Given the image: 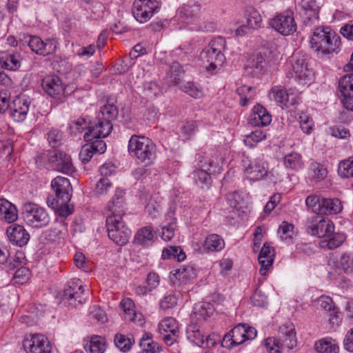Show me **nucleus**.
Masks as SVG:
<instances>
[{
    "label": "nucleus",
    "mask_w": 353,
    "mask_h": 353,
    "mask_svg": "<svg viewBox=\"0 0 353 353\" xmlns=\"http://www.w3.org/2000/svg\"><path fill=\"white\" fill-rule=\"evenodd\" d=\"M286 77L301 85H310L314 79V72L309 67L307 57L299 52L292 57L285 72Z\"/></svg>",
    "instance_id": "f257e3e1"
},
{
    "label": "nucleus",
    "mask_w": 353,
    "mask_h": 353,
    "mask_svg": "<svg viewBox=\"0 0 353 353\" xmlns=\"http://www.w3.org/2000/svg\"><path fill=\"white\" fill-rule=\"evenodd\" d=\"M312 48L323 54L337 52L341 38L330 27H319L314 31L310 40Z\"/></svg>",
    "instance_id": "f03ea898"
},
{
    "label": "nucleus",
    "mask_w": 353,
    "mask_h": 353,
    "mask_svg": "<svg viewBox=\"0 0 353 353\" xmlns=\"http://www.w3.org/2000/svg\"><path fill=\"white\" fill-rule=\"evenodd\" d=\"M226 46V41L222 37H218L212 40L208 47L202 50L200 57L203 62L208 63L206 65L208 70L213 71L218 67L222 66L225 61L223 54Z\"/></svg>",
    "instance_id": "7ed1b4c3"
},
{
    "label": "nucleus",
    "mask_w": 353,
    "mask_h": 353,
    "mask_svg": "<svg viewBox=\"0 0 353 353\" xmlns=\"http://www.w3.org/2000/svg\"><path fill=\"white\" fill-rule=\"evenodd\" d=\"M129 154L141 162L149 163L155 157L156 146L145 136L132 135L128 145Z\"/></svg>",
    "instance_id": "20e7f679"
},
{
    "label": "nucleus",
    "mask_w": 353,
    "mask_h": 353,
    "mask_svg": "<svg viewBox=\"0 0 353 353\" xmlns=\"http://www.w3.org/2000/svg\"><path fill=\"white\" fill-rule=\"evenodd\" d=\"M22 215L28 225L36 228L46 227L50 221L47 210L34 203L29 202L23 205Z\"/></svg>",
    "instance_id": "39448f33"
},
{
    "label": "nucleus",
    "mask_w": 353,
    "mask_h": 353,
    "mask_svg": "<svg viewBox=\"0 0 353 353\" xmlns=\"http://www.w3.org/2000/svg\"><path fill=\"white\" fill-rule=\"evenodd\" d=\"M106 227L109 238L118 245H125L131 232L122 221L119 214L109 215L106 219Z\"/></svg>",
    "instance_id": "423d86ee"
},
{
    "label": "nucleus",
    "mask_w": 353,
    "mask_h": 353,
    "mask_svg": "<svg viewBox=\"0 0 353 353\" xmlns=\"http://www.w3.org/2000/svg\"><path fill=\"white\" fill-rule=\"evenodd\" d=\"M119 114V110L114 104L113 99H108L105 105L100 108L98 117L100 119L104 121H101L98 124V127L102 128L101 131H98V134L101 136H108L112 129L111 121L115 119Z\"/></svg>",
    "instance_id": "0eeeda50"
},
{
    "label": "nucleus",
    "mask_w": 353,
    "mask_h": 353,
    "mask_svg": "<svg viewBox=\"0 0 353 353\" xmlns=\"http://www.w3.org/2000/svg\"><path fill=\"white\" fill-rule=\"evenodd\" d=\"M62 300L72 307H77L85 301L81 280L74 279L67 283L63 291Z\"/></svg>",
    "instance_id": "6e6552de"
},
{
    "label": "nucleus",
    "mask_w": 353,
    "mask_h": 353,
    "mask_svg": "<svg viewBox=\"0 0 353 353\" xmlns=\"http://www.w3.org/2000/svg\"><path fill=\"white\" fill-rule=\"evenodd\" d=\"M306 230L311 235L324 239L326 236H330L334 232V225L329 219L314 216L307 219Z\"/></svg>",
    "instance_id": "1a4fd4ad"
},
{
    "label": "nucleus",
    "mask_w": 353,
    "mask_h": 353,
    "mask_svg": "<svg viewBox=\"0 0 353 353\" xmlns=\"http://www.w3.org/2000/svg\"><path fill=\"white\" fill-rule=\"evenodd\" d=\"M160 0H135L132 14L138 21L145 23L160 8Z\"/></svg>",
    "instance_id": "9d476101"
},
{
    "label": "nucleus",
    "mask_w": 353,
    "mask_h": 353,
    "mask_svg": "<svg viewBox=\"0 0 353 353\" xmlns=\"http://www.w3.org/2000/svg\"><path fill=\"white\" fill-rule=\"evenodd\" d=\"M270 26L283 35H290L296 30L292 12L287 10L270 19Z\"/></svg>",
    "instance_id": "9b49d317"
},
{
    "label": "nucleus",
    "mask_w": 353,
    "mask_h": 353,
    "mask_svg": "<svg viewBox=\"0 0 353 353\" xmlns=\"http://www.w3.org/2000/svg\"><path fill=\"white\" fill-rule=\"evenodd\" d=\"M21 40L27 43L33 52L42 56H47L54 53L58 44L56 39H48L43 41L37 36L23 35Z\"/></svg>",
    "instance_id": "f8f14e48"
},
{
    "label": "nucleus",
    "mask_w": 353,
    "mask_h": 353,
    "mask_svg": "<svg viewBox=\"0 0 353 353\" xmlns=\"http://www.w3.org/2000/svg\"><path fill=\"white\" fill-rule=\"evenodd\" d=\"M41 86L44 92L53 99L63 102L65 99V86L57 76H47L42 79Z\"/></svg>",
    "instance_id": "ddd939ff"
},
{
    "label": "nucleus",
    "mask_w": 353,
    "mask_h": 353,
    "mask_svg": "<svg viewBox=\"0 0 353 353\" xmlns=\"http://www.w3.org/2000/svg\"><path fill=\"white\" fill-rule=\"evenodd\" d=\"M244 174L246 177L253 181L263 179L265 176H268V164L261 160H255L251 162L247 159L242 161Z\"/></svg>",
    "instance_id": "4468645a"
},
{
    "label": "nucleus",
    "mask_w": 353,
    "mask_h": 353,
    "mask_svg": "<svg viewBox=\"0 0 353 353\" xmlns=\"http://www.w3.org/2000/svg\"><path fill=\"white\" fill-rule=\"evenodd\" d=\"M338 90L343 106L353 112V74H346L340 78Z\"/></svg>",
    "instance_id": "2eb2a0df"
},
{
    "label": "nucleus",
    "mask_w": 353,
    "mask_h": 353,
    "mask_svg": "<svg viewBox=\"0 0 353 353\" xmlns=\"http://www.w3.org/2000/svg\"><path fill=\"white\" fill-rule=\"evenodd\" d=\"M23 346L27 353H50L51 346L47 337L42 334H34L26 339Z\"/></svg>",
    "instance_id": "dca6fc26"
},
{
    "label": "nucleus",
    "mask_w": 353,
    "mask_h": 353,
    "mask_svg": "<svg viewBox=\"0 0 353 353\" xmlns=\"http://www.w3.org/2000/svg\"><path fill=\"white\" fill-rule=\"evenodd\" d=\"M52 168L59 172L65 174L72 173L74 166L70 155L60 150H54L49 158Z\"/></svg>",
    "instance_id": "f3484780"
},
{
    "label": "nucleus",
    "mask_w": 353,
    "mask_h": 353,
    "mask_svg": "<svg viewBox=\"0 0 353 353\" xmlns=\"http://www.w3.org/2000/svg\"><path fill=\"white\" fill-rule=\"evenodd\" d=\"M55 199H61L63 201H70L72 197V188L68 179L63 176H57L51 182Z\"/></svg>",
    "instance_id": "a211bd4d"
},
{
    "label": "nucleus",
    "mask_w": 353,
    "mask_h": 353,
    "mask_svg": "<svg viewBox=\"0 0 353 353\" xmlns=\"http://www.w3.org/2000/svg\"><path fill=\"white\" fill-rule=\"evenodd\" d=\"M159 329L161 334H164L163 340L169 345L173 343L179 332L178 323L172 317L163 319L160 323Z\"/></svg>",
    "instance_id": "6ab92c4d"
},
{
    "label": "nucleus",
    "mask_w": 353,
    "mask_h": 353,
    "mask_svg": "<svg viewBox=\"0 0 353 353\" xmlns=\"http://www.w3.org/2000/svg\"><path fill=\"white\" fill-rule=\"evenodd\" d=\"M30 100L26 96L17 97L12 102L10 115L17 122L23 121L30 109Z\"/></svg>",
    "instance_id": "aec40b11"
},
{
    "label": "nucleus",
    "mask_w": 353,
    "mask_h": 353,
    "mask_svg": "<svg viewBox=\"0 0 353 353\" xmlns=\"http://www.w3.org/2000/svg\"><path fill=\"white\" fill-rule=\"evenodd\" d=\"M6 234L10 241L19 247L26 245L30 239L29 233L23 226L20 225H13L8 227L6 230Z\"/></svg>",
    "instance_id": "412c9836"
},
{
    "label": "nucleus",
    "mask_w": 353,
    "mask_h": 353,
    "mask_svg": "<svg viewBox=\"0 0 353 353\" xmlns=\"http://www.w3.org/2000/svg\"><path fill=\"white\" fill-rule=\"evenodd\" d=\"M272 121V116L261 105H256L250 116L249 122L256 126H267Z\"/></svg>",
    "instance_id": "4be33fe9"
},
{
    "label": "nucleus",
    "mask_w": 353,
    "mask_h": 353,
    "mask_svg": "<svg viewBox=\"0 0 353 353\" xmlns=\"http://www.w3.org/2000/svg\"><path fill=\"white\" fill-rule=\"evenodd\" d=\"M274 257V249L269 245L268 243H265L262 246L258 256V261L261 266L259 270L261 275L264 276L266 274L267 271L272 265Z\"/></svg>",
    "instance_id": "5701e85b"
},
{
    "label": "nucleus",
    "mask_w": 353,
    "mask_h": 353,
    "mask_svg": "<svg viewBox=\"0 0 353 353\" xmlns=\"http://www.w3.org/2000/svg\"><path fill=\"white\" fill-rule=\"evenodd\" d=\"M269 97L282 108H288L290 105L294 104V99L290 100L287 90L282 86L272 87L270 90Z\"/></svg>",
    "instance_id": "b1692460"
},
{
    "label": "nucleus",
    "mask_w": 353,
    "mask_h": 353,
    "mask_svg": "<svg viewBox=\"0 0 353 353\" xmlns=\"http://www.w3.org/2000/svg\"><path fill=\"white\" fill-rule=\"evenodd\" d=\"M225 248L224 239L217 234H210L202 243V248L205 253L218 252Z\"/></svg>",
    "instance_id": "393cba45"
},
{
    "label": "nucleus",
    "mask_w": 353,
    "mask_h": 353,
    "mask_svg": "<svg viewBox=\"0 0 353 353\" xmlns=\"http://www.w3.org/2000/svg\"><path fill=\"white\" fill-rule=\"evenodd\" d=\"M285 348L292 350L296 345V332L292 325H284L279 327V338Z\"/></svg>",
    "instance_id": "a878e982"
},
{
    "label": "nucleus",
    "mask_w": 353,
    "mask_h": 353,
    "mask_svg": "<svg viewBox=\"0 0 353 353\" xmlns=\"http://www.w3.org/2000/svg\"><path fill=\"white\" fill-rule=\"evenodd\" d=\"M125 192L122 189L117 188L114 194L108 205V209L111 212L110 215L119 214L122 216L125 214L124 210V199Z\"/></svg>",
    "instance_id": "bb28decb"
},
{
    "label": "nucleus",
    "mask_w": 353,
    "mask_h": 353,
    "mask_svg": "<svg viewBox=\"0 0 353 353\" xmlns=\"http://www.w3.org/2000/svg\"><path fill=\"white\" fill-rule=\"evenodd\" d=\"M190 29L194 31L211 32L215 31L216 23L201 16H196L192 18L189 23Z\"/></svg>",
    "instance_id": "cd10ccee"
},
{
    "label": "nucleus",
    "mask_w": 353,
    "mask_h": 353,
    "mask_svg": "<svg viewBox=\"0 0 353 353\" xmlns=\"http://www.w3.org/2000/svg\"><path fill=\"white\" fill-rule=\"evenodd\" d=\"M121 306L124 312V318L129 321H134L143 325L142 314L134 310V303L130 298H125L121 302Z\"/></svg>",
    "instance_id": "c85d7f7f"
},
{
    "label": "nucleus",
    "mask_w": 353,
    "mask_h": 353,
    "mask_svg": "<svg viewBox=\"0 0 353 353\" xmlns=\"http://www.w3.org/2000/svg\"><path fill=\"white\" fill-rule=\"evenodd\" d=\"M18 218V211L14 205L5 199H0V219L12 223Z\"/></svg>",
    "instance_id": "c756f323"
},
{
    "label": "nucleus",
    "mask_w": 353,
    "mask_h": 353,
    "mask_svg": "<svg viewBox=\"0 0 353 353\" xmlns=\"http://www.w3.org/2000/svg\"><path fill=\"white\" fill-rule=\"evenodd\" d=\"M245 324L239 323L235 326L230 332L226 334L224 340L231 341V346H237L245 342Z\"/></svg>",
    "instance_id": "7c9ffc66"
},
{
    "label": "nucleus",
    "mask_w": 353,
    "mask_h": 353,
    "mask_svg": "<svg viewBox=\"0 0 353 353\" xmlns=\"http://www.w3.org/2000/svg\"><path fill=\"white\" fill-rule=\"evenodd\" d=\"M343 205L337 198H322L321 214H336L341 212Z\"/></svg>",
    "instance_id": "2f4dec72"
},
{
    "label": "nucleus",
    "mask_w": 353,
    "mask_h": 353,
    "mask_svg": "<svg viewBox=\"0 0 353 353\" xmlns=\"http://www.w3.org/2000/svg\"><path fill=\"white\" fill-rule=\"evenodd\" d=\"M154 231L150 226L139 229L134 236V242L141 246L148 247L154 242Z\"/></svg>",
    "instance_id": "473e14b6"
},
{
    "label": "nucleus",
    "mask_w": 353,
    "mask_h": 353,
    "mask_svg": "<svg viewBox=\"0 0 353 353\" xmlns=\"http://www.w3.org/2000/svg\"><path fill=\"white\" fill-rule=\"evenodd\" d=\"M69 201H63L61 199H55L53 196L47 199V203L49 207L54 209L56 213L62 217H67L72 214V211L68 205Z\"/></svg>",
    "instance_id": "72a5a7b5"
},
{
    "label": "nucleus",
    "mask_w": 353,
    "mask_h": 353,
    "mask_svg": "<svg viewBox=\"0 0 353 353\" xmlns=\"http://www.w3.org/2000/svg\"><path fill=\"white\" fill-rule=\"evenodd\" d=\"M0 64L6 69L16 70L20 67V57L17 54L0 52Z\"/></svg>",
    "instance_id": "f704fd0d"
},
{
    "label": "nucleus",
    "mask_w": 353,
    "mask_h": 353,
    "mask_svg": "<svg viewBox=\"0 0 353 353\" xmlns=\"http://www.w3.org/2000/svg\"><path fill=\"white\" fill-rule=\"evenodd\" d=\"M346 236L343 233H334L330 236H326L324 239L321 240L319 243L322 248H327L328 250H334L339 248L345 240Z\"/></svg>",
    "instance_id": "c9c22d12"
},
{
    "label": "nucleus",
    "mask_w": 353,
    "mask_h": 353,
    "mask_svg": "<svg viewBox=\"0 0 353 353\" xmlns=\"http://www.w3.org/2000/svg\"><path fill=\"white\" fill-rule=\"evenodd\" d=\"M114 343L115 346L121 352H127L130 351L134 344V336L131 334L124 335L117 333L114 335Z\"/></svg>",
    "instance_id": "e433bc0d"
},
{
    "label": "nucleus",
    "mask_w": 353,
    "mask_h": 353,
    "mask_svg": "<svg viewBox=\"0 0 353 353\" xmlns=\"http://www.w3.org/2000/svg\"><path fill=\"white\" fill-rule=\"evenodd\" d=\"M299 6L304 11V14L310 20L318 19L320 5L316 0H301Z\"/></svg>",
    "instance_id": "4c0bfd02"
},
{
    "label": "nucleus",
    "mask_w": 353,
    "mask_h": 353,
    "mask_svg": "<svg viewBox=\"0 0 353 353\" xmlns=\"http://www.w3.org/2000/svg\"><path fill=\"white\" fill-rule=\"evenodd\" d=\"M336 266L347 274H353V252H345L337 260Z\"/></svg>",
    "instance_id": "58836bf2"
},
{
    "label": "nucleus",
    "mask_w": 353,
    "mask_h": 353,
    "mask_svg": "<svg viewBox=\"0 0 353 353\" xmlns=\"http://www.w3.org/2000/svg\"><path fill=\"white\" fill-rule=\"evenodd\" d=\"M327 174L326 168L319 163H312L310 167V176L314 182H320L325 179Z\"/></svg>",
    "instance_id": "ea45409f"
},
{
    "label": "nucleus",
    "mask_w": 353,
    "mask_h": 353,
    "mask_svg": "<svg viewBox=\"0 0 353 353\" xmlns=\"http://www.w3.org/2000/svg\"><path fill=\"white\" fill-rule=\"evenodd\" d=\"M187 337L190 341L199 347L203 346V339L205 336L200 330L199 327L196 325H191L188 327Z\"/></svg>",
    "instance_id": "a19ab883"
},
{
    "label": "nucleus",
    "mask_w": 353,
    "mask_h": 353,
    "mask_svg": "<svg viewBox=\"0 0 353 353\" xmlns=\"http://www.w3.org/2000/svg\"><path fill=\"white\" fill-rule=\"evenodd\" d=\"M236 93L240 97V104L241 106L247 105L250 100L253 99L256 94L255 88L246 85L237 88Z\"/></svg>",
    "instance_id": "79ce46f5"
},
{
    "label": "nucleus",
    "mask_w": 353,
    "mask_h": 353,
    "mask_svg": "<svg viewBox=\"0 0 353 353\" xmlns=\"http://www.w3.org/2000/svg\"><path fill=\"white\" fill-rule=\"evenodd\" d=\"M105 347V339L99 336H92L90 343L85 346V350L88 351V348L90 353H103Z\"/></svg>",
    "instance_id": "37998d69"
},
{
    "label": "nucleus",
    "mask_w": 353,
    "mask_h": 353,
    "mask_svg": "<svg viewBox=\"0 0 353 353\" xmlns=\"http://www.w3.org/2000/svg\"><path fill=\"white\" fill-rule=\"evenodd\" d=\"M284 165L287 168L298 170L303 166L301 157L296 152L286 154L283 158Z\"/></svg>",
    "instance_id": "c03bdc74"
},
{
    "label": "nucleus",
    "mask_w": 353,
    "mask_h": 353,
    "mask_svg": "<svg viewBox=\"0 0 353 353\" xmlns=\"http://www.w3.org/2000/svg\"><path fill=\"white\" fill-rule=\"evenodd\" d=\"M315 350L319 353H338L339 346L327 339L319 340L315 343Z\"/></svg>",
    "instance_id": "a18cd8bd"
},
{
    "label": "nucleus",
    "mask_w": 353,
    "mask_h": 353,
    "mask_svg": "<svg viewBox=\"0 0 353 353\" xmlns=\"http://www.w3.org/2000/svg\"><path fill=\"white\" fill-rule=\"evenodd\" d=\"M338 173L343 178L353 177V156L339 163Z\"/></svg>",
    "instance_id": "49530a36"
},
{
    "label": "nucleus",
    "mask_w": 353,
    "mask_h": 353,
    "mask_svg": "<svg viewBox=\"0 0 353 353\" xmlns=\"http://www.w3.org/2000/svg\"><path fill=\"white\" fill-rule=\"evenodd\" d=\"M139 345L142 350H145L150 352H161L162 347L157 343L152 341L149 334H144L139 341Z\"/></svg>",
    "instance_id": "de8ad7c7"
},
{
    "label": "nucleus",
    "mask_w": 353,
    "mask_h": 353,
    "mask_svg": "<svg viewBox=\"0 0 353 353\" xmlns=\"http://www.w3.org/2000/svg\"><path fill=\"white\" fill-rule=\"evenodd\" d=\"M162 256L165 259L173 257L179 262L184 261L186 258V255L183 250L180 247L176 246H171L163 249Z\"/></svg>",
    "instance_id": "09e8293b"
},
{
    "label": "nucleus",
    "mask_w": 353,
    "mask_h": 353,
    "mask_svg": "<svg viewBox=\"0 0 353 353\" xmlns=\"http://www.w3.org/2000/svg\"><path fill=\"white\" fill-rule=\"evenodd\" d=\"M174 271L173 275L182 282L189 281L195 276L194 270L190 266H181Z\"/></svg>",
    "instance_id": "8fccbe9b"
},
{
    "label": "nucleus",
    "mask_w": 353,
    "mask_h": 353,
    "mask_svg": "<svg viewBox=\"0 0 353 353\" xmlns=\"http://www.w3.org/2000/svg\"><path fill=\"white\" fill-rule=\"evenodd\" d=\"M319 303L321 308L325 311L330 312V321H332L334 317H337V311L334 307V304L332 298L327 296H321L319 299Z\"/></svg>",
    "instance_id": "3c124183"
},
{
    "label": "nucleus",
    "mask_w": 353,
    "mask_h": 353,
    "mask_svg": "<svg viewBox=\"0 0 353 353\" xmlns=\"http://www.w3.org/2000/svg\"><path fill=\"white\" fill-rule=\"evenodd\" d=\"M112 188V184L106 177H101L97 182L94 188V193L97 195H105Z\"/></svg>",
    "instance_id": "603ef678"
},
{
    "label": "nucleus",
    "mask_w": 353,
    "mask_h": 353,
    "mask_svg": "<svg viewBox=\"0 0 353 353\" xmlns=\"http://www.w3.org/2000/svg\"><path fill=\"white\" fill-rule=\"evenodd\" d=\"M102 121L104 120L100 119V118L98 117L97 121L94 123V124L89 123V130L84 134V139L86 142L90 141L94 139V138H105L108 137L98 134V131L102 130V128L98 127V124Z\"/></svg>",
    "instance_id": "864d4df0"
},
{
    "label": "nucleus",
    "mask_w": 353,
    "mask_h": 353,
    "mask_svg": "<svg viewBox=\"0 0 353 353\" xmlns=\"http://www.w3.org/2000/svg\"><path fill=\"white\" fill-rule=\"evenodd\" d=\"M193 177L197 184L201 185L202 188L204 185L208 187L211 183L210 174L208 170L203 169L196 170L193 172Z\"/></svg>",
    "instance_id": "5fc2aeb1"
},
{
    "label": "nucleus",
    "mask_w": 353,
    "mask_h": 353,
    "mask_svg": "<svg viewBox=\"0 0 353 353\" xmlns=\"http://www.w3.org/2000/svg\"><path fill=\"white\" fill-rule=\"evenodd\" d=\"M262 19L256 10H250L247 14L246 26L248 29H256L260 27Z\"/></svg>",
    "instance_id": "6e6d98bb"
},
{
    "label": "nucleus",
    "mask_w": 353,
    "mask_h": 353,
    "mask_svg": "<svg viewBox=\"0 0 353 353\" xmlns=\"http://www.w3.org/2000/svg\"><path fill=\"white\" fill-rule=\"evenodd\" d=\"M321 201L322 198L317 195H309L305 199V205L307 208L311 210L313 212L320 214L321 210Z\"/></svg>",
    "instance_id": "4d7b16f0"
},
{
    "label": "nucleus",
    "mask_w": 353,
    "mask_h": 353,
    "mask_svg": "<svg viewBox=\"0 0 353 353\" xmlns=\"http://www.w3.org/2000/svg\"><path fill=\"white\" fill-rule=\"evenodd\" d=\"M294 225L291 223H288V222L283 221L280 225L279 228L278 230V233L279 234L282 240L285 241H291L293 238L294 235Z\"/></svg>",
    "instance_id": "13d9d810"
},
{
    "label": "nucleus",
    "mask_w": 353,
    "mask_h": 353,
    "mask_svg": "<svg viewBox=\"0 0 353 353\" xmlns=\"http://www.w3.org/2000/svg\"><path fill=\"white\" fill-rule=\"evenodd\" d=\"M184 71L181 65L177 63L174 62L170 67V81L174 83L178 84L183 76Z\"/></svg>",
    "instance_id": "bf43d9fd"
},
{
    "label": "nucleus",
    "mask_w": 353,
    "mask_h": 353,
    "mask_svg": "<svg viewBox=\"0 0 353 353\" xmlns=\"http://www.w3.org/2000/svg\"><path fill=\"white\" fill-rule=\"evenodd\" d=\"M86 128L89 130V124L83 118L72 121L69 125L70 133L74 135L81 133Z\"/></svg>",
    "instance_id": "052dcab7"
},
{
    "label": "nucleus",
    "mask_w": 353,
    "mask_h": 353,
    "mask_svg": "<svg viewBox=\"0 0 353 353\" xmlns=\"http://www.w3.org/2000/svg\"><path fill=\"white\" fill-rule=\"evenodd\" d=\"M265 346L269 353H281L285 348L281 340L274 338H268L265 341Z\"/></svg>",
    "instance_id": "680f3d73"
},
{
    "label": "nucleus",
    "mask_w": 353,
    "mask_h": 353,
    "mask_svg": "<svg viewBox=\"0 0 353 353\" xmlns=\"http://www.w3.org/2000/svg\"><path fill=\"white\" fill-rule=\"evenodd\" d=\"M265 134L261 130H255L248 135L244 139L245 144L249 147H253L259 141L265 139Z\"/></svg>",
    "instance_id": "e2e57ef3"
},
{
    "label": "nucleus",
    "mask_w": 353,
    "mask_h": 353,
    "mask_svg": "<svg viewBox=\"0 0 353 353\" xmlns=\"http://www.w3.org/2000/svg\"><path fill=\"white\" fill-rule=\"evenodd\" d=\"M145 209L152 219L156 218L161 212V206L154 199L150 198L145 205Z\"/></svg>",
    "instance_id": "0e129e2a"
},
{
    "label": "nucleus",
    "mask_w": 353,
    "mask_h": 353,
    "mask_svg": "<svg viewBox=\"0 0 353 353\" xmlns=\"http://www.w3.org/2000/svg\"><path fill=\"white\" fill-rule=\"evenodd\" d=\"M177 304V298L175 295L168 294L165 295L159 301V307L161 310H165L174 307Z\"/></svg>",
    "instance_id": "69168bd1"
},
{
    "label": "nucleus",
    "mask_w": 353,
    "mask_h": 353,
    "mask_svg": "<svg viewBox=\"0 0 353 353\" xmlns=\"http://www.w3.org/2000/svg\"><path fill=\"white\" fill-rule=\"evenodd\" d=\"M63 139L62 132L57 129H52L48 134V139L52 148H56L61 144Z\"/></svg>",
    "instance_id": "338daca9"
},
{
    "label": "nucleus",
    "mask_w": 353,
    "mask_h": 353,
    "mask_svg": "<svg viewBox=\"0 0 353 353\" xmlns=\"http://www.w3.org/2000/svg\"><path fill=\"white\" fill-rule=\"evenodd\" d=\"M266 66L267 61L261 53L256 54L251 61V67L257 72H263Z\"/></svg>",
    "instance_id": "774afa93"
}]
</instances>
